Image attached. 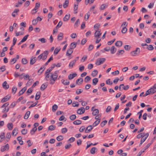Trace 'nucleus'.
<instances>
[{"label":"nucleus","mask_w":156,"mask_h":156,"mask_svg":"<svg viewBox=\"0 0 156 156\" xmlns=\"http://www.w3.org/2000/svg\"><path fill=\"white\" fill-rule=\"evenodd\" d=\"M14 76L15 77H19L20 78H23L25 77L26 78H29L30 76L29 75H25V73H23L21 75H20L19 73L17 72H15L14 74Z\"/></svg>","instance_id":"1"},{"label":"nucleus","mask_w":156,"mask_h":156,"mask_svg":"<svg viewBox=\"0 0 156 156\" xmlns=\"http://www.w3.org/2000/svg\"><path fill=\"white\" fill-rule=\"evenodd\" d=\"M105 61V58H99L96 60L95 64L98 66L103 64Z\"/></svg>","instance_id":"2"},{"label":"nucleus","mask_w":156,"mask_h":156,"mask_svg":"<svg viewBox=\"0 0 156 156\" xmlns=\"http://www.w3.org/2000/svg\"><path fill=\"white\" fill-rule=\"evenodd\" d=\"M140 52V48H137L136 50L130 52V54L133 56H135L138 54Z\"/></svg>","instance_id":"3"},{"label":"nucleus","mask_w":156,"mask_h":156,"mask_svg":"<svg viewBox=\"0 0 156 156\" xmlns=\"http://www.w3.org/2000/svg\"><path fill=\"white\" fill-rule=\"evenodd\" d=\"M151 144H148L144 148L142 149L138 153L137 156H140L141 154L144 152L150 146Z\"/></svg>","instance_id":"4"},{"label":"nucleus","mask_w":156,"mask_h":156,"mask_svg":"<svg viewBox=\"0 0 156 156\" xmlns=\"http://www.w3.org/2000/svg\"><path fill=\"white\" fill-rule=\"evenodd\" d=\"M101 34V30L100 29H98V30H96L94 33V37H100Z\"/></svg>","instance_id":"5"},{"label":"nucleus","mask_w":156,"mask_h":156,"mask_svg":"<svg viewBox=\"0 0 156 156\" xmlns=\"http://www.w3.org/2000/svg\"><path fill=\"white\" fill-rule=\"evenodd\" d=\"M85 109L83 107H81L78 109L77 113L79 115H81L84 113Z\"/></svg>","instance_id":"6"},{"label":"nucleus","mask_w":156,"mask_h":156,"mask_svg":"<svg viewBox=\"0 0 156 156\" xmlns=\"http://www.w3.org/2000/svg\"><path fill=\"white\" fill-rule=\"evenodd\" d=\"M42 55V60H44L47 57V55L48 54V51H44L43 53L41 54Z\"/></svg>","instance_id":"7"},{"label":"nucleus","mask_w":156,"mask_h":156,"mask_svg":"<svg viewBox=\"0 0 156 156\" xmlns=\"http://www.w3.org/2000/svg\"><path fill=\"white\" fill-rule=\"evenodd\" d=\"M19 58V55H17L16 58H14L11 60L10 62V64H14L16 62L17 60Z\"/></svg>","instance_id":"8"},{"label":"nucleus","mask_w":156,"mask_h":156,"mask_svg":"<svg viewBox=\"0 0 156 156\" xmlns=\"http://www.w3.org/2000/svg\"><path fill=\"white\" fill-rule=\"evenodd\" d=\"M9 149V145L8 144H7L6 145L2 146L1 149V152H3L5 150H8Z\"/></svg>","instance_id":"9"},{"label":"nucleus","mask_w":156,"mask_h":156,"mask_svg":"<svg viewBox=\"0 0 156 156\" xmlns=\"http://www.w3.org/2000/svg\"><path fill=\"white\" fill-rule=\"evenodd\" d=\"M93 129V127L91 125H89L88 126L86 129L85 132L87 133L90 132Z\"/></svg>","instance_id":"10"},{"label":"nucleus","mask_w":156,"mask_h":156,"mask_svg":"<svg viewBox=\"0 0 156 156\" xmlns=\"http://www.w3.org/2000/svg\"><path fill=\"white\" fill-rule=\"evenodd\" d=\"M11 96L9 95H7L3 98L1 100V102L3 103L8 101L10 98Z\"/></svg>","instance_id":"11"},{"label":"nucleus","mask_w":156,"mask_h":156,"mask_svg":"<svg viewBox=\"0 0 156 156\" xmlns=\"http://www.w3.org/2000/svg\"><path fill=\"white\" fill-rule=\"evenodd\" d=\"M58 72V71H55V72L54 73H51L50 74V76H49L50 77V78H57L58 77V74L57 73Z\"/></svg>","instance_id":"12"},{"label":"nucleus","mask_w":156,"mask_h":156,"mask_svg":"<svg viewBox=\"0 0 156 156\" xmlns=\"http://www.w3.org/2000/svg\"><path fill=\"white\" fill-rule=\"evenodd\" d=\"M73 51V50L70 48L69 49L67 50L66 54V56H70V55L72 53Z\"/></svg>","instance_id":"13"},{"label":"nucleus","mask_w":156,"mask_h":156,"mask_svg":"<svg viewBox=\"0 0 156 156\" xmlns=\"http://www.w3.org/2000/svg\"><path fill=\"white\" fill-rule=\"evenodd\" d=\"M27 90V87H23L19 92V96L23 94Z\"/></svg>","instance_id":"14"},{"label":"nucleus","mask_w":156,"mask_h":156,"mask_svg":"<svg viewBox=\"0 0 156 156\" xmlns=\"http://www.w3.org/2000/svg\"><path fill=\"white\" fill-rule=\"evenodd\" d=\"M61 82L63 84L66 85H68L69 83V81L67 79H62L61 80Z\"/></svg>","instance_id":"15"},{"label":"nucleus","mask_w":156,"mask_h":156,"mask_svg":"<svg viewBox=\"0 0 156 156\" xmlns=\"http://www.w3.org/2000/svg\"><path fill=\"white\" fill-rule=\"evenodd\" d=\"M122 86H123L122 87V88L125 90H127L129 87V85H127L125 86H124V85L123 84H121L119 85V89L120 90H121V87Z\"/></svg>","instance_id":"16"},{"label":"nucleus","mask_w":156,"mask_h":156,"mask_svg":"<svg viewBox=\"0 0 156 156\" xmlns=\"http://www.w3.org/2000/svg\"><path fill=\"white\" fill-rule=\"evenodd\" d=\"M76 62V59H74L70 62L69 66V67L71 68H73V66L75 65Z\"/></svg>","instance_id":"17"},{"label":"nucleus","mask_w":156,"mask_h":156,"mask_svg":"<svg viewBox=\"0 0 156 156\" xmlns=\"http://www.w3.org/2000/svg\"><path fill=\"white\" fill-rule=\"evenodd\" d=\"M48 85L46 83L43 84L40 87V90L41 91L44 90L47 87Z\"/></svg>","instance_id":"18"},{"label":"nucleus","mask_w":156,"mask_h":156,"mask_svg":"<svg viewBox=\"0 0 156 156\" xmlns=\"http://www.w3.org/2000/svg\"><path fill=\"white\" fill-rule=\"evenodd\" d=\"M122 42L121 41H117L115 43V45L118 47H121L122 45Z\"/></svg>","instance_id":"19"},{"label":"nucleus","mask_w":156,"mask_h":156,"mask_svg":"<svg viewBox=\"0 0 156 156\" xmlns=\"http://www.w3.org/2000/svg\"><path fill=\"white\" fill-rule=\"evenodd\" d=\"M50 71L48 69L46 70L45 74V78H49L50 77L49 76H50V74L51 73H50Z\"/></svg>","instance_id":"20"},{"label":"nucleus","mask_w":156,"mask_h":156,"mask_svg":"<svg viewBox=\"0 0 156 156\" xmlns=\"http://www.w3.org/2000/svg\"><path fill=\"white\" fill-rule=\"evenodd\" d=\"M18 129L17 128H15L12 130V134L13 136H16L18 133Z\"/></svg>","instance_id":"21"},{"label":"nucleus","mask_w":156,"mask_h":156,"mask_svg":"<svg viewBox=\"0 0 156 156\" xmlns=\"http://www.w3.org/2000/svg\"><path fill=\"white\" fill-rule=\"evenodd\" d=\"M78 3H77L76 4L74 5V11L75 14H76L77 12L76 11L78 8Z\"/></svg>","instance_id":"22"},{"label":"nucleus","mask_w":156,"mask_h":156,"mask_svg":"<svg viewBox=\"0 0 156 156\" xmlns=\"http://www.w3.org/2000/svg\"><path fill=\"white\" fill-rule=\"evenodd\" d=\"M19 11L18 9H15L12 14V16L13 17H15L18 14L17 12H19Z\"/></svg>","instance_id":"23"},{"label":"nucleus","mask_w":156,"mask_h":156,"mask_svg":"<svg viewBox=\"0 0 156 156\" xmlns=\"http://www.w3.org/2000/svg\"><path fill=\"white\" fill-rule=\"evenodd\" d=\"M83 81V79H78L76 81V84L80 85L82 83Z\"/></svg>","instance_id":"24"},{"label":"nucleus","mask_w":156,"mask_h":156,"mask_svg":"<svg viewBox=\"0 0 156 156\" xmlns=\"http://www.w3.org/2000/svg\"><path fill=\"white\" fill-rule=\"evenodd\" d=\"M116 49L114 46H112L110 49L111 53L112 54H114L116 51Z\"/></svg>","instance_id":"25"},{"label":"nucleus","mask_w":156,"mask_h":156,"mask_svg":"<svg viewBox=\"0 0 156 156\" xmlns=\"http://www.w3.org/2000/svg\"><path fill=\"white\" fill-rule=\"evenodd\" d=\"M70 16V14H69L68 15H66L65 17L63 18V20L64 21H67L69 19Z\"/></svg>","instance_id":"26"},{"label":"nucleus","mask_w":156,"mask_h":156,"mask_svg":"<svg viewBox=\"0 0 156 156\" xmlns=\"http://www.w3.org/2000/svg\"><path fill=\"white\" fill-rule=\"evenodd\" d=\"M7 82L6 81H4L2 84V86L5 89H8L9 87V86L8 84L6 85Z\"/></svg>","instance_id":"27"},{"label":"nucleus","mask_w":156,"mask_h":156,"mask_svg":"<svg viewBox=\"0 0 156 156\" xmlns=\"http://www.w3.org/2000/svg\"><path fill=\"white\" fill-rule=\"evenodd\" d=\"M76 45V43L75 42H72L70 45V48L72 49L75 48Z\"/></svg>","instance_id":"28"},{"label":"nucleus","mask_w":156,"mask_h":156,"mask_svg":"<svg viewBox=\"0 0 156 156\" xmlns=\"http://www.w3.org/2000/svg\"><path fill=\"white\" fill-rule=\"evenodd\" d=\"M36 60L35 59V57L34 58H31L30 60V64L31 65L34 64L36 62Z\"/></svg>","instance_id":"29"},{"label":"nucleus","mask_w":156,"mask_h":156,"mask_svg":"<svg viewBox=\"0 0 156 156\" xmlns=\"http://www.w3.org/2000/svg\"><path fill=\"white\" fill-rule=\"evenodd\" d=\"M61 49V48L60 47L56 48L55 49L54 51V54L55 55H56L58 53V52Z\"/></svg>","instance_id":"30"},{"label":"nucleus","mask_w":156,"mask_h":156,"mask_svg":"<svg viewBox=\"0 0 156 156\" xmlns=\"http://www.w3.org/2000/svg\"><path fill=\"white\" fill-rule=\"evenodd\" d=\"M63 34L62 33H60L58 35L57 39L59 41L62 40L63 38Z\"/></svg>","instance_id":"31"},{"label":"nucleus","mask_w":156,"mask_h":156,"mask_svg":"<svg viewBox=\"0 0 156 156\" xmlns=\"http://www.w3.org/2000/svg\"><path fill=\"white\" fill-rule=\"evenodd\" d=\"M13 125L12 123H9L7 124V127L8 129L11 130L13 128Z\"/></svg>","instance_id":"32"},{"label":"nucleus","mask_w":156,"mask_h":156,"mask_svg":"<svg viewBox=\"0 0 156 156\" xmlns=\"http://www.w3.org/2000/svg\"><path fill=\"white\" fill-rule=\"evenodd\" d=\"M56 126L53 125H51L48 127V130L52 131L55 129Z\"/></svg>","instance_id":"33"},{"label":"nucleus","mask_w":156,"mask_h":156,"mask_svg":"<svg viewBox=\"0 0 156 156\" xmlns=\"http://www.w3.org/2000/svg\"><path fill=\"white\" fill-rule=\"evenodd\" d=\"M99 113V110L98 109H94L92 112V115H98Z\"/></svg>","instance_id":"34"},{"label":"nucleus","mask_w":156,"mask_h":156,"mask_svg":"<svg viewBox=\"0 0 156 156\" xmlns=\"http://www.w3.org/2000/svg\"><path fill=\"white\" fill-rule=\"evenodd\" d=\"M30 114V112L29 111H27L26 114H25L24 118L25 119H27L29 116V115Z\"/></svg>","instance_id":"35"},{"label":"nucleus","mask_w":156,"mask_h":156,"mask_svg":"<svg viewBox=\"0 0 156 156\" xmlns=\"http://www.w3.org/2000/svg\"><path fill=\"white\" fill-rule=\"evenodd\" d=\"M98 73V71L96 70H94L92 72L91 75L93 77H94L97 75Z\"/></svg>","instance_id":"36"},{"label":"nucleus","mask_w":156,"mask_h":156,"mask_svg":"<svg viewBox=\"0 0 156 156\" xmlns=\"http://www.w3.org/2000/svg\"><path fill=\"white\" fill-rule=\"evenodd\" d=\"M69 4V0H65V2L63 4V7L64 8H66L68 6Z\"/></svg>","instance_id":"37"},{"label":"nucleus","mask_w":156,"mask_h":156,"mask_svg":"<svg viewBox=\"0 0 156 156\" xmlns=\"http://www.w3.org/2000/svg\"><path fill=\"white\" fill-rule=\"evenodd\" d=\"M77 74L76 73H73L72 74H70L68 76V78H74L76 77L77 76Z\"/></svg>","instance_id":"38"},{"label":"nucleus","mask_w":156,"mask_h":156,"mask_svg":"<svg viewBox=\"0 0 156 156\" xmlns=\"http://www.w3.org/2000/svg\"><path fill=\"white\" fill-rule=\"evenodd\" d=\"M90 16V13L88 12L85 15L84 19L86 20H87L89 18Z\"/></svg>","instance_id":"39"},{"label":"nucleus","mask_w":156,"mask_h":156,"mask_svg":"<svg viewBox=\"0 0 156 156\" xmlns=\"http://www.w3.org/2000/svg\"><path fill=\"white\" fill-rule=\"evenodd\" d=\"M101 119H98L93 124V126H96L100 123Z\"/></svg>","instance_id":"40"},{"label":"nucleus","mask_w":156,"mask_h":156,"mask_svg":"<svg viewBox=\"0 0 156 156\" xmlns=\"http://www.w3.org/2000/svg\"><path fill=\"white\" fill-rule=\"evenodd\" d=\"M45 68L44 66H42L38 71V73L41 74L44 70Z\"/></svg>","instance_id":"41"},{"label":"nucleus","mask_w":156,"mask_h":156,"mask_svg":"<svg viewBox=\"0 0 156 156\" xmlns=\"http://www.w3.org/2000/svg\"><path fill=\"white\" fill-rule=\"evenodd\" d=\"M81 121L80 120H76L73 122V123L76 125H78L81 124Z\"/></svg>","instance_id":"42"},{"label":"nucleus","mask_w":156,"mask_h":156,"mask_svg":"<svg viewBox=\"0 0 156 156\" xmlns=\"http://www.w3.org/2000/svg\"><path fill=\"white\" fill-rule=\"evenodd\" d=\"M5 136V133H2L0 136V142H2Z\"/></svg>","instance_id":"43"},{"label":"nucleus","mask_w":156,"mask_h":156,"mask_svg":"<svg viewBox=\"0 0 156 156\" xmlns=\"http://www.w3.org/2000/svg\"><path fill=\"white\" fill-rule=\"evenodd\" d=\"M58 108V106L57 105L55 104L52 107V111L54 112Z\"/></svg>","instance_id":"44"},{"label":"nucleus","mask_w":156,"mask_h":156,"mask_svg":"<svg viewBox=\"0 0 156 156\" xmlns=\"http://www.w3.org/2000/svg\"><path fill=\"white\" fill-rule=\"evenodd\" d=\"M149 90V92L152 94L156 92V90L153 87L151 88Z\"/></svg>","instance_id":"45"},{"label":"nucleus","mask_w":156,"mask_h":156,"mask_svg":"<svg viewBox=\"0 0 156 156\" xmlns=\"http://www.w3.org/2000/svg\"><path fill=\"white\" fill-rule=\"evenodd\" d=\"M76 118V116L75 115H72L69 117L70 119L71 120H73Z\"/></svg>","instance_id":"46"},{"label":"nucleus","mask_w":156,"mask_h":156,"mask_svg":"<svg viewBox=\"0 0 156 156\" xmlns=\"http://www.w3.org/2000/svg\"><path fill=\"white\" fill-rule=\"evenodd\" d=\"M96 149L97 148L95 147H93L92 148L90 151V153L92 154H94L95 153V151Z\"/></svg>","instance_id":"47"},{"label":"nucleus","mask_w":156,"mask_h":156,"mask_svg":"<svg viewBox=\"0 0 156 156\" xmlns=\"http://www.w3.org/2000/svg\"><path fill=\"white\" fill-rule=\"evenodd\" d=\"M107 122V121L106 120H105L102 121L100 124L101 127H103L104 126Z\"/></svg>","instance_id":"48"},{"label":"nucleus","mask_w":156,"mask_h":156,"mask_svg":"<svg viewBox=\"0 0 156 156\" xmlns=\"http://www.w3.org/2000/svg\"><path fill=\"white\" fill-rule=\"evenodd\" d=\"M98 79H93V85H95L98 82Z\"/></svg>","instance_id":"49"},{"label":"nucleus","mask_w":156,"mask_h":156,"mask_svg":"<svg viewBox=\"0 0 156 156\" xmlns=\"http://www.w3.org/2000/svg\"><path fill=\"white\" fill-rule=\"evenodd\" d=\"M17 90V88L16 87H13L12 89V93L13 94H15Z\"/></svg>","instance_id":"50"},{"label":"nucleus","mask_w":156,"mask_h":156,"mask_svg":"<svg viewBox=\"0 0 156 156\" xmlns=\"http://www.w3.org/2000/svg\"><path fill=\"white\" fill-rule=\"evenodd\" d=\"M28 36H29L28 34H27V35H26V36H25L21 40V42H25V41H26V40H27V37Z\"/></svg>","instance_id":"51"},{"label":"nucleus","mask_w":156,"mask_h":156,"mask_svg":"<svg viewBox=\"0 0 156 156\" xmlns=\"http://www.w3.org/2000/svg\"><path fill=\"white\" fill-rule=\"evenodd\" d=\"M63 136L62 135L58 136L56 138L57 140L58 141H60L63 140Z\"/></svg>","instance_id":"52"},{"label":"nucleus","mask_w":156,"mask_h":156,"mask_svg":"<svg viewBox=\"0 0 156 156\" xmlns=\"http://www.w3.org/2000/svg\"><path fill=\"white\" fill-rule=\"evenodd\" d=\"M79 23H80L79 20V19H78L76 21V22L74 24V26L75 28L77 27L78 26V24H79Z\"/></svg>","instance_id":"53"},{"label":"nucleus","mask_w":156,"mask_h":156,"mask_svg":"<svg viewBox=\"0 0 156 156\" xmlns=\"http://www.w3.org/2000/svg\"><path fill=\"white\" fill-rule=\"evenodd\" d=\"M131 48V47L129 45H126L124 46V48L126 50L128 51Z\"/></svg>","instance_id":"54"},{"label":"nucleus","mask_w":156,"mask_h":156,"mask_svg":"<svg viewBox=\"0 0 156 156\" xmlns=\"http://www.w3.org/2000/svg\"><path fill=\"white\" fill-rule=\"evenodd\" d=\"M11 136V133H7L5 136V138L8 139V140H6L7 141L10 139Z\"/></svg>","instance_id":"55"},{"label":"nucleus","mask_w":156,"mask_h":156,"mask_svg":"<svg viewBox=\"0 0 156 156\" xmlns=\"http://www.w3.org/2000/svg\"><path fill=\"white\" fill-rule=\"evenodd\" d=\"M22 63L23 64H26L27 63V61L26 58H23L22 60Z\"/></svg>","instance_id":"56"},{"label":"nucleus","mask_w":156,"mask_h":156,"mask_svg":"<svg viewBox=\"0 0 156 156\" xmlns=\"http://www.w3.org/2000/svg\"><path fill=\"white\" fill-rule=\"evenodd\" d=\"M67 129L66 128H62L61 130V133H65L67 132Z\"/></svg>","instance_id":"57"},{"label":"nucleus","mask_w":156,"mask_h":156,"mask_svg":"<svg viewBox=\"0 0 156 156\" xmlns=\"http://www.w3.org/2000/svg\"><path fill=\"white\" fill-rule=\"evenodd\" d=\"M27 129H23L21 130V133L23 135H25L27 133Z\"/></svg>","instance_id":"58"},{"label":"nucleus","mask_w":156,"mask_h":156,"mask_svg":"<svg viewBox=\"0 0 156 156\" xmlns=\"http://www.w3.org/2000/svg\"><path fill=\"white\" fill-rule=\"evenodd\" d=\"M79 105V104L78 102L75 101H73L72 103L73 106L74 107H78Z\"/></svg>","instance_id":"59"},{"label":"nucleus","mask_w":156,"mask_h":156,"mask_svg":"<svg viewBox=\"0 0 156 156\" xmlns=\"http://www.w3.org/2000/svg\"><path fill=\"white\" fill-rule=\"evenodd\" d=\"M38 41H40L42 43H45L46 41V39L44 38H40L38 39Z\"/></svg>","instance_id":"60"},{"label":"nucleus","mask_w":156,"mask_h":156,"mask_svg":"<svg viewBox=\"0 0 156 156\" xmlns=\"http://www.w3.org/2000/svg\"><path fill=\"white\" fill-rule=\"evenodd\" d=\"M124 51L123 50H119L118 51L117 53V54L118 55H119L120 54L122 55L124 53Z\"/></svg>","instance_id":"61"},{"label":"nucleus","mask_w":156,"mask_h":156,"mask_svg":"<svg viewBox=\"0 0 156 156\" xmlns=\"http://www.w3.org/2000/svg\"><path fill=\"white\" fill-rule=\"evenodd\" d=\"M147 48L150 50H153L154 48L152 45H149L148 47Z\"/></svg>","instance_id":"62"},{"label":"nucleus","mask_w":156,"mask_h":156,"mask_svg":"<svg viewBox=\"0 0 156 156\" xmlns=\"http://www.w3.org/2000/svg\"><path fill=\"white\" fill-rule=\"evenodd\" d=\"M127 31V28H126V27H124L122 28V29L121 31V32L122 33L125 34L126 32Z\"/></svg>","instance_id":"63"},{"label":"nucleus","mask_w":156,"mask_h":156,"mask_svg":"<svg viewBox=\"0 0 156 156\" xmlns=\"http://www.w3.org/2000/svg\"><path fill=\"white\" fill-rule=\"evenodd\" d=\"M106 83L107 84L111 85L112 84V82L110 81V79H108L106 81Z\"/></svg>","instance_id":"64"}]
</instances>
